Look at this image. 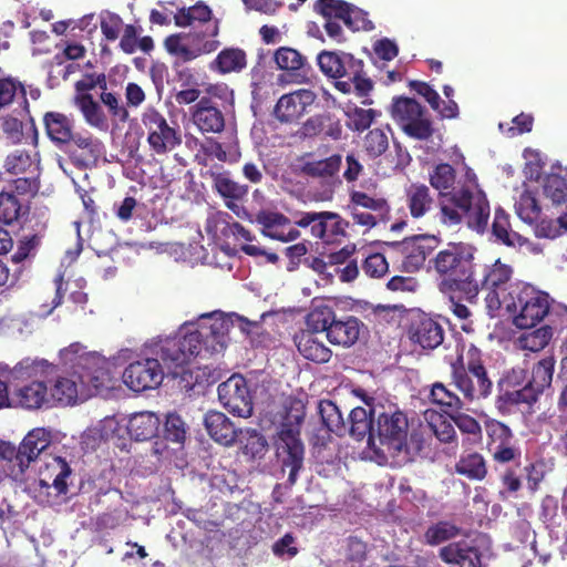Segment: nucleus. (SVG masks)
<instances>
[{"instance_id":"nucleus-1","label":"nucleus","mask_w":567,"mask_h":567,"mask_svg":"<svg viewBox=\"0 0 567 567\" xmlns=\"http://www.w3.org/2000/svg\"><path fill=\"white\" fill-rule=\"evenodd\" d=\"M59 359L63 372L49 386L53 406L85 401L106 388L111 381L109 361L80 342L61 349Z\"/></svg>"},{"instance_id":"nucleus-2","label":"nucleus","mask_w":567,"mask_h":567,"mask_svg":"<svg viewBox=\"0 0 567 567\" xmlns=\"http://www.w3.org/2000/svg\"><path fill=\"white\" fill-rule=\"evenodd\" d=\"M256 221L262 226L264 235L284 243L299 238L300 231L296 226L309 228L312 237L327 245L338 243L344 237L348 227V223L333 212H302L297 215L292 225L280 213L261 210L257 214Z\"/></svg>"},{"instance_id":"nucleus-3","label":"nucleus","mask_w":567,"mask_h":567,"mask_svg":"<svg viewBox=\"0 0 567 567\" xmlns=\"http://www.w3.org/2000/svg\"><path fill=\"white\" fill-rule=\"evenodd\" d=\"M475 248L466 243H450L431 260L435 271L445 278L440 282L442 293L461 292L473 302L480 292Z\"/></svg>"},{"instance_id":"nucleus-4","label":"nucleus","mask_w":567,"mask_h":567,"mask_svg":"<svg viewBox=\"0 0 567 567\" xmlns=\"http://www.w3.org/2000/svg\"><path fill=\"white\" fill-rule=\"evenodd\" d=\"M374 427L368 436V445L383 461L389 457L396 463L411 460L413 451L409 444V421L406 415L394 404H374L371 408Z\"/></svg>"},{"instance_id":"nucleus-5","label":"nucleus","mask_w":567,"mask_h":567,"mask_svg":"<svg viewBox=\"0 0 567 567\" xmlns=\"http://www.w3.org/2000/svg\"><path fill=\"white\" fill-rule=\"evenodd\" d=\"M548 311L549 296L524 282L511 285L502 302L495 293L488 300L491 317L508 315L519 329L535 327Z\"/></svg>"},{"instance_id":"nucleus-6","label":"nucleus","mask_w":567,"mask_h":567,"mask_svg":"<svg viewBox=\"0 0 567 567\" xmlns=\"http://www.w3.org/2000/svg\"><path fill=\"white\" fill-rule=\"evenodd\" d=\"M305 404L289 401L286 414L275 440L276 457L281 472L288 471V483L293 485L303 467L305 445L300 439V425L305 419Z\"/></svg>"},{"instance_id":"nucleus-7","label":"nucleus","mask_w":567,"mask_h":567,"mask_svg":"<svg viewBox=\"0 0 567 567\" xmlns=\"http://www.w3.org/2000/svg\"><path fill=\"white\" fill-rule=\"evenodd\" d=\"M193 323H184L179 331L166 338L152 341L146 346V351L157 359L163 370L174 377L178 370L188 365L194 359L200 357L198 337L190 334Z\"/></svg>"},{"instance_id":"nucleus-8","label":"nucleus","mask_w":567,"mask_h":567,"mask_svg":"<svg viewBox=\"0 0 567 567\" xmlns=\"http://www.w3.org/2000/svg\"><path fill=\"white\" fill-rule=\"evenodd\" d=\"M478 213L472 198L454 189L442 193L439 197V210L435 217L446 227L457 226L465 219L471 229L483 234L487 227L491 209L486 207L481 215Z\"/></svg>"},{"instance_id":"nucleus-9","label":"nucleus","mask_w":567,"mask_h":567,"mask_svg":"<svg viewBox=\"0 0 567 567\" xmlns=\"http://www.w3.org/2000/svg\"><path fill=\"white\" fill-rule=\"evenodd\" d=\"M194 326L189 328L190 334L198 337V346L202 358L219 355L227 349L230 338L231 321L228 312L215 310L198 316L196 321H189Z\"/></svg>"},{"instance_id":"nucleus-10","label":"nucleus","mask_w":567,"mask_h":567,"mask_svg":"<svg viewBox=\"0 0 567 567\" xmlns=\"http://www.w3.org/2000/svg\"><path fill=\"white\" fill-rule=\"evenodd\" d=\"M218 22L208 23L205 29L181 32L166 38L164 44L167 52L183 62H189L203 54L216 51L220 43Z\"/></svg>"},{"instance_id":"nucleus-11","label":"nucleus","mask_w":567,"mask_h":567,"mask_svg":"<svg viewBox=\"0 0 567 567\" xmlns=\"http://www.w3.org/2000/svg\"><path fill=\"white\" fill-rule=\"evenodd\" d=\"M316 10L326 19L327 34L338 43L344 40L340 21L352 31H368L373 28L364 11L341 0H318Z\"/></svg>"},{"instance_id":"nucleus-12","label":"nucleus","mask_w":567,"mask_h":567,"mask_svg":"<svg viewBox=\"0 0 567 567\" xmlns=\"http://www.w3.org/2000/svg\"><path fill=\"white\" fill-rule=\"evenodd\" d=\"M393 121L409 136L416 140H427L433 127L425 110L410 97H394L390 107Z\"/></svg>"},{"instance_id":"nucleus-13","label":"nucleus","mask_w":567,"mask_h":567,"mask_svg":"<svg viewBox=\"0 0 567 567\" xmlns=\"http://www.w3.org/2000/svg\"><path fill=\"white\" fill-rule=\"evenodd\" d=\"M451 377L464 403L486 399L492 392V381L482 363L472 362L461 367L453 364Z\"/></svg>"},{"instance_id":"nucleus-14","label":"nucleus","mask_w":567,"mask_h":567,"mask_svg":"<svg viewBox=\"0 0 567 567\" xmlns=\"http://www.w3.org/2000/svg\"><path fill=\"white\" fill-rule=\"evenodd\" d=\"M53 363L39 357H27L9 367L0 362V378L8 377L12 382L28 381L30 378L45 377L53 370ZM12 404L11 392L7 382L0 379V409L10 408Z\"/></svg>"},{"instance_id":"nucleus-15","label":"nucleus","mask_w":567,"mask_h":567,"mask_svg":"<svg viewBox=\"0 0 567 567\" xmlns=\"http://www.w3.org/2000/svg\"><path fill=\"white\" fill-rule=\"evenodd\" d=\"M51 432L44 427H35L31 430L22 440L16 452L13 446H7L2 451L4 457H11L12 463L11 475L18 478L20 474L33 462L41 452H43L51 443Z\"/></svg>"},{"instance_id":"nucleus-16","label":"nucleus","mask_w":567,"mask_h":567,"mask_svg":"<svg viewBox=\"0 0 567 567\" xmlns=\"http://www.w3.org/2000/svg\"><path fill=\"white\" fill-rule=\"evenodd\" d=\"M40 159L35 151L14 150L4 161V169L11 175L19 176L16 188L20 193H35Z\"/></svg>"},{"instance_id":"nucleus-17","label":"nucleus","mask_w":567,"mask_h":567,"mask_svg":"<svg viewBox=\"0 0 567 567\" xmlns=\"http://www.w3.org/2000/svg\"><path fill=\"white\" fill-rule=\"evenodd\" d=\"M220 404L233 415L247 419L252 415L254 403L246 379L233 374L218 385Z\"/></svg>"},{"instance_id":"nucleus-18","label":"nucleus","mask_w":567,"mask_h":567,"mask_svg":"<svg viewBox=\"0 0 567 567\" xmlns=\"http://www.w3.org/2000/svg\"><path fill=\"white\" fill-rule=\"evenodd\" d=\"M163 379L164 370L161 363L146 350L144 358L131 362L123 372V382L135 392L156 389Z\"/></svg>"},{"instance_id":"nucleus-19","label":"nucleus","mask_w":567,"mask_h":567,"mask_svg":"<svg viewBox=\"0 0 567 567\" xmlns=\"http://www.w3.org/2000/svg\"><path fill=\"white\" fill-rule=\"evenodd\" d=\"M146 128L147 143L156 154H165L181 144V137L175 128L169 126L166 118L155 109H147L142 116Z\"/></svg>"},{"instance_id":"nucleus-20","label":"nucleus","mask_w":567,"mask_h":567,"mask_svg":"<svg viewBox=\"0 0 567 567\" xmlns=\"http://www.w3.org/2000/svg\"><path fill=\"white\" fill-rule=\"evenodd\" d=\"M555 360L546 357L539 360L532 369L526 384L517 391L511 393L512 401L516 403L530 404L535 402L539 394L551 384Z\"/></svg>"},{"instance_id":"nucleus-21","label":"nucleus","mask_w":567,"mask_h":567,"mask_svg":"<svg viewBox=\"0 0 567 567\" xmlns=\"http://www.w3.org/2000/svg\"><path fill=\"white\" fill-rule=\"evenodd\" d=\"M53 367H55L53 364ZM55 368L51 371L53 374ZM45 375L44 378H48ZM41 377L30 378V382L14 386L11 392V406L22 408L25 410H39L43 408L53 406L49 385L47 382L40 380Z\"/></svg>"},{"instance_id":"nucleus-22","label":"nucleus","mask_w":567,"mask_h":567,"mask_svg":"<svg viewBox=\"0 0 567 567\" xmlns=\"http://www.w3.org/2000/svg\"><path fill=\"white\" fill-rule=\"evenodd\" d=\"M316 99L315 92L306 89L284 94L275 105V117L281 123H293L308 112Z\"/></svg>"},{"instance_id":"nucleus-23","label":"nucleus","mask_w":567,"mask_h":567,"mask_svg":"<svg viewBox=\"0 0 567 567\" xmlns=\"http://www.w3.org/2000/svg\"><path fill=\"white\" fill-rule=\"evenodd\" d=\"M72 163L89 167L97 163L104 153L103 143L90 134L75 133L64 148Z\"/></svg>"},{"instance_id":"nucleus-24","label":"nucleus","mask_w":567,"mask_h":567,"mask_svg":"<svg viewBox=\"0 0 567 567\" xmlns=\"http://www.w3.org/2000/svg\"><path fill=\"white\" fill-rule=\"evenodd\" d=\"M320 71L332 79L346 78L349 73H354L363 66L361 60L352 54L344 52L322 51L317 56Z\"/></svg>"},{"instance_id":"nucleus-25","label":"nucleus","mask_w":567,"mask_h":567,"mask_svg":"<svg viewBox=\"0 0 567 567\" xmlns=\"http://www.w3.org/2000/svg\"><path fill=\"white\" fill-rule=\"evenodd\" d=\"M513 275L512 268L496 260L493 265L484 268V274L482 278L477 279L481 281L480 287L483 286L488 290V293L485 298L486 309L488 310V300L492 295H496L497 299L502 302V299L505 293L508 292L509 286L514 282H511Z\"/></svg>"},{"instance_id":"nucleus-26","label":"nucleus","mask_w":567,"mask_h":567,"mask_svg":"<svg viewBox=\"0 0 567 567\" xmlns=\"http://www.w3.org/2000/svg\"><path fill=\"white\" fill-rule=\"evenodd\" d=\"M410 339L423 349H435L444 340V330L434 319L421 315L410 327Z\"/></svg>"},{"instance_id":"nucleus-27","label":"nucleus","mask_w":567,"mask_h":567,"mask_svg":"<svg viewBox=\"0 0 567 567\" xmlns=\"http://www.w3.org/2000/svg\"><path fill=\"white\" fill-rule=\"evenodd\" d=\"M192 116L202 133H220L225 127L223 112L210 99L202 97L194 106Z\"/></svg>"},{"instance_id":"nucleus-28","label":"nucleus","mask_w":567,"mask_h":567,"mask_svg":"<svg viewBox=\"0 0 567 567\" xmlns=\"http://www.w3.org/2000/svg\"><path fill=\"white\" fill-rule=\"evenodd\" d=\"M295 344L298 352L309 361L315 363H327L332 355V351L321 340L319 333L313 331H300L295 336Z\"/></svg>"},{"instance_id":"nucleus-29","label":"nucleus","mask_w":567,"mask_h":567,"mask_svg":"<svg viewBox=\"0 0 567 567\" xmlns=\"http://www.w3.org/2000/svg\"><path fill=\"white\" fill-rule=\"evenodd\" d=\"M204 425L209 436L217 443L230 446L239 436V430L221 412L209 411L205 414Z\"/></svg>"},{"instance_id":"nucleus-30","label":"nucleus","mask_w":567,"mask_h":567,"mask_svg":"<svg viewBox=\"0 0 567 567\" xmlns=\"http://www.w3.org/2000/svg\"><path fill=\"white\" fill-rule=\"evenodd\" d=\"M29 494L35 502L44 506H59L66 499L69 492L68 484L58 482L54 484L49 481H34L27 487Z\"/></svg>"},{"instance_id":"nucleus-31","label":"nucleus","mask_w":567,"mask_h":567,"mask_svg":"<svg viewBox=\"0 0 567 567\" xmlns=\"http://www.w3.org/2000/svg\"><path fill=\"white\" fill-rule=\"evenodd\" d=\"M361 322L355 317H347L344 319H336L326 334L332 344L349 348L353 346L361 333Z\"/></svg>"},{"instance_id":"nucleus-32","label":"nucleus","mask_w":567,"mask_h":567,"mask_svg":"<svg viewBox=\"0 0 567 567\" xmlns=\"http://www.w3.org/2000/svg\"><path fill=\"white\" fill-rule=\"evenodd\" d=\"M43 123L48 137L56 145L66 146L74 136L71 120L62 113L47 112Z\"/></svg>"},{"instance_id":"nucleus-33","label":"nucleus","mask_w":567,"mask_h":567,"mask_svg":"<svg viewBox=\"0 0 567 567\" xmlns=\"http://www.w3.org/2000/svg\"><path fill=\"white\" fill-rule=\"evenodd\" d=\"M440 556L451 567H482L478 550L466 545L450 544L441 549Z\"/></svg>"},{"instance_id":"nucleus-34","label":"nucleus","mask_w":567,"mask_h":567,"mask_svg":"<svg viewBox=\"0 0 567 567\" xmlns=\"http://www.w3.org/2000/svg\"><path fill=\"white\" fill-rule=\"evenodd\" d=\"M432 241H435V237H415L406 244V255L402 262L406 271L414 272L424 265L427 255L433 248Z\"/></svg>"},{"instance_id":"nucleus-35","label":"nucleus","mask_w":567,"mask_h":567,"mask_svg":"<svg viewBox=\"0 0 567 567\" xmlns=\"http://www.w3.org/2000/svg\"><path fill=\"white\" fill-rule=\"evenodd\" d=\"M159 426V417L152 412L135 413L130 417L127 431L136 441H146L155 436Z\"/></svg>"},{"instance_id":"nucleus-36","label":"nucleus","mask_w":567,"mask_h":567,"mask_svg":"<svg viewBox=\"0 0 567 567\" xmlns=\"http://www.w3.org/2000/svg\"><path fill=\"white\" fill-rule=\"evenodd\" d=\"M118 48L126 54H133L137 49L150 53L154 49V42L148 35L141 37L140 27L128 23L118 39Z\"/></svg>"},{"instance_id":"nucleus-37","label":"nucleus","mask_w":567,"mask_h":567,"mask_svg":"<svg viewBox=\"0 0 567 567\" xmlns=\"http://www.w3.org/2000/svg\"><path fill=\"white\" fill-rule=\"evenodd\" d=\"M212 10L204 3L198 2L193 7L183 8L175 14V22L178 27L193 25L194 29H205V25L213 23Z\"/></svg>"},{"instance_id":"nucleus-38","label":"nucleus","mask_w":567,"mask_h":567,"mask_svg":"<svg viewBox=\"0 0 567 567\" xmlns=\"http://www.w3.org/2000/svg\"><path fill=\"white\" fill-rule=\"evenodd\" d=\"M336 319V313L330 306L323 302L313 303L306 317L308 328L306 331H313L315 333L326 332L328 334Z\"/></svg>"},{"instance_id":"nucleus-39","label":"nucleus","mask_w":567,"mask_h":567,"mask_svg":"<svg viewBox=\"0 0 567 567\" xmlns=\"http://www.w3.org/2000/svg\"><path fill=\"white\" fill-rule=\"evenodd\" d=\"M429 398L433 404L439 405L450 415L464 408V401L442 382L431 385Z\"/></svg>"},{"instance_id":"nucleus-40","label":"nucleus","mask_w":567,"mask_h":567,"mask_svg":"<svg viewBox=\"0 0 567 567\" xmlns=\"http://www.w3.org/2000/svg\"><path fill=\"white\" fill-rule=\"evenodd\" d=\"M75 106L81 111L85 122L96 128L106 127V116L92 95L86 93L78 94L74 97Z\"/></svg>"},{"instance_id":"nucleus-41","label":"nucleus","mask_w":567,"mask_h":567,"mask_svg":"<svg viewBox=\"0 0 567 567\" xmlns=\"http://www.w3.org/2000/svg\"><path fill=\"white\" fill-rule=\"evenodd\" d=\"M341 163V155H332L320 161L298 163L297 167L308 176L326 178L336 175L340 169Z\"/></svg>"},{"instance_id":"nucleus-42","label":"nucleus","mask_w":567,"mask_h":567,"mask_svg":"<svg viewBox=\"0 0 567 567\" xmlns=\"http://www.w3.org/2000/svg\"><path fill=\"white\" fill-rule=\"evenodd\" d=\"M408 206L414 218L424 216L433 205V198L427 186L413 184L406 192Z\"/></svg>"},{"instance_id":"nucleus-43","label":"nucleus","mask_w":567,"mask_h":567,"mask_svg":"<svg viewBox=\"0 0 567 567\" xmlns=\"http://www.w3.org/2000/svg\"><path fill=\"white\" fill-rule=\"evenodd\" d=\"M493 235L503 244L507 246H523L526 239L517 234L516 231H513L509 229V219L508 215L505 213L504 209L497 208L495 210L494 215V221H493Z\"/></svg>"},{"instance_id":"nucleus-44","label":"nucleus","mask_w":567,"mask_h":567,"mask_svg":"<svg viewBox=\"0 0 567 567\" xmlns=\"http://www.w3.org/2000/svg\"><path fill=\"white\" fill-rule=\"evenodd\" d=\"M72 471L68 462L60 456H51L45 462L43 467L40 468V478L38 481H49L56 484H68Z\"/></svg>"},{"instance_id":"nucleus-45","label":"nucleus","mask_w":567,"mask_h":567,"mask_svg":"<svg viewBox=\"0 0 567 567\" xmlns=\"http://www.w3.org/2000/svg\"><path fill=\"white\" fill-rule=\"evenodd\" d=\"M322 423L330 431L341 436L348 432L343 416L339 408L329 400L320 401L318 405Z\"/></svg>"},{"instance_id":"nucleus-46","label":"nucleus","mask_w":567,"mask_h":567,"mask_svg":"<svg viewBox=\"0 0 567 567\" xmlns=\"http://www.w3.org/2000/svg\"><path fill=\"white\" fill-rule=\"evenodd\" d=\"M350 207H358V209H368L378 214V216H389L390 206L383 197L371 196L361 190H353L350 194Z\"/></svg>"},{"instance_id":"nucleus-47","label":"nucleus","mask_w":567,"mask_h":567,"mask_svg":"<svg viewBox=\"0 0 567 567\" xmlns=\"http://www.w3.org/2000/svg\"><path fill=\"white\" fill-rule=\"evenodd\" d=\"M461 194L472 198L476 204V209H478V215L486 210V207H489V203L487 200L486 194L481 189L477 176L473 172L472 168L465 166L464 181L460 189H456Z\"/></svg>"},{"instance_id":"nucleus-48","label":"nucleus","mask_w":567,"mask_h":567,"mask_svg":"<svg viewBox=\"0 0 567 567\" xmlns=\"http://www.w3.org/2000/svg\"><path fill=\"white\" fill-rule=\"evenodd\" d=\"M349 433L357 440H362L367 434L371 436L374 427V417L371 415V410L367 411L364 408H354L349 414Z\"/></svg>"},{"instance_id":"nucleus-49","label":"nucleus","mask_w":567,"mask_h":567,"mask_svg":"<svg viewBox=\"0 0 567 567\" xmlns=\"http://www.w3.org/2000/svg\"><path fill=\"white\" fill-rule=\"evenodd\" d=\"M244 444V453L252 458H262L268 451V442L257 430H239L238 439Z\"/></svg>"},{"instance_id":"nucleus-50","label":"nucleus","mask_w":567,"mask_h":567,"mask_svg":"<svg viewBox=\"0 0 567 567\" xmlns=\"http://www.w3.org/2000/svg\"><path fill=\"white\" fill-rule=\"evenodd\" d=\"M213 65L223 74L238 72L246 66V54L240 49H225L218 53Z\"/></svg>"},{"instance_id":"nucleus-51","label":"nucleus","mask_w":567,"mask_h":567,"mask_svg":"<svg viewBox=\"0 0 567 567\" xmlns=\"http://www.w3.org/2000/svg\"><path fill=\"white\" fill-rule=\"evenodd\" d=\"M514 207L517 216L528 225H534L539 219L540 208L528 188H525L515 199Z\"/></svg>"},{"instance_id":"nucleus-52","label":"nucleus","mask_w":567,"mask_h":567,"mask_svg":"<svg viewBox=\"0 0 567 567\" xmlns=\"http://www.w3.org/2000/svg\"><path fill=\"white\" fill-rule=\"evenodd\" d=\"M99 22L101 33L104 40L109 42L117 41L128 24L117 13L110 10H102L100 12Z\"/></svg>"},{"instance_id":"nucleus-53","label":"nucleus","mask_w":567,"mask_h":567,"mask_svg":"<svg viewBox=\"0 0 567 567\" xmlns=\"http://www.w3.org/2000/svg\"><path fill=\"white\" fill-rule=\"evenodd\" d=\"M213 185L220 196L228 199H240L248 193V187L235 182L228 173L213 174Z\"/></svg>"},{"instance_id":"nucleus-54","label":"nucleus","mask_w":567,"mask_h":567,"mask_svg":"<svg viewBox=\"0 0 567 567\" xmlns=\"http://www.w3.org/2000/svg\"><path fill=\"white\" fill-rule=\"evenodd\" d=\"M429 427L436 439L442 443H450L456 437L454 425L434 411L424 413Z\"/></svg>"},{"instance_id":"nucleus-55","label":"nucleus","mask_w":567,"mask_h":567,"mask_svg":"<svg viewBox=\"0 0 567 567\" xmlns=\"http://www.w3.org/2000/svg\"><path fill=\"white\" fill-rule=\"evenodd\" d=\"M456 472L472 480H483L487 470L483 456L478 453H471L461 457L456 464Z\"/></svg>"},{"instance_id":"nucleus-56","label":"nucleus","mask_w":567,"mask_h":567,"mask_svg":"<svg viewBox=\"0 0 567 567\" xmlns=\"http://www.w3.org/2000/svg\"><path fill=\"white\" fill-rule=\"evenodd\" d=\"M551 336V328L544 326L536 330L523 333L518 338V344L524 350L536 352L544 349L548 344Z\"/></svg>"},{"instance_id":"nucleus-57","label":"nucleus","mask_w":567,"mask_h":567,"mask_svg":"<svg viewBox=\"0 0 567 567\" xmlns=\"http://www.w3.org/2000/svg\"><path fill=\"white\" fill-rule=\"evenodd\" d=\"M164 432L166 440L183 445L188 435V425L179 414L172 412L166 415Z\"/></svg>"},{"instance_id":"nucleus-58","label":"nucleus","mask_w":567,"mask_h":567,"mask_svg":"<svg viewBox=\"0 0 567 567\" xmlns=\"http://www.w3.org/2000/svg\"><path fill=\"white\" fill-rule=\"evenodd\" d=\"M567 230V213L556 219L540 218L534 224V233L537 237L554 239Z\"/></svg>"},{"instance_id":"nucleus-59","label":"nucleus","mask_w":567,"mask_h":567,"mask_svg":"<svg viewBox=\"0 0 567 567\" xmlns=\"http://www.w3.org/2000/svg\"><path fill=\"white\" fill-rule=\"evenodd\" d=\"M454 183L455 172L449 164H439L430 174V184L440 192V196L442 193L451 192Z\"/></svg>"},{"instance_id":"nucleus-60","label":"nucleus","mask_w":567,"mask_h":567,"mask_svg":"<svg viewBox=\"0 0 567 567\" xmlns=\"http://www.w3.org/2000/svg\"><path fill=\"white\" fill-rule=\"evenodd\" d=\"M458 528L449 522H439L427 528L425 532V540L430 545H439L445 540L455 537Z\"/></svg>"},{"instance_id":"nucleus-61","label":"nucleus","mask_w":567,"mask_h":567,"mask_svg":"<svg viewBox=\"0 0 567 567\" xmlns=\"http://www.w3.org/2000/svg\"><path fill=\"white\" fill-rule=\"evenodd\" d=\"M344 113L349 120V126L355 131H363L368 128L374 117L373 110H364L358 106L348 105Z\"/></svg>"},{"instance_id":"nucleus-62","label":"nucleus","mask_w":567,"mask_h":567,"mask_svg":"<svg viewBox=\"0 0 567 567\" xmlns=\"http://www.w3.org/2000/svg\"><path fill=\"white\" fill-rule=\"evenodd\" d=\"M275 62L281 70L295 71L303 65V58L297 50L284 47L275 52Z\"/></svg>"},{"instance_id":"nucleus-63","label":"nucleus","mask_w":567,"mask_h":567,"mask_svg":"<svg viewBox=\"0 0 567 567\" xmlns=\"http://www.w3.org/2000/svg\"><path fill=\"white\" fill-rule=\"evenodd\" d=\"M21 210V204L18 198L11 194L0 193V221L11 224L17 220Z\"/></svg>"},{"instance_id":"nucleus-64","label":"nucleus","mask_w":567,"mask_h":567,"mask_svg":"<svg viewBox=\"0 0 567 567\" xmlns=\"http://www.w3.org/2000/svg\"><path fill=\"white\" fill-rule=\"evenodd\" d=\"M388 146V136L381 128L370 131L364 138V148L371 157L380 156L386 151Z\"/></svg>"}]
</instances>
